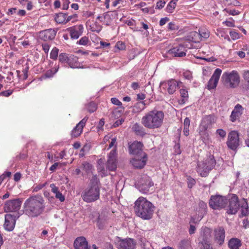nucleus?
<instances>
[{"label":"nucleus","instance_id":"f257e3e1","mask_svg":"<svg viewBox=\"0 0 249 249\" xmlns=\"http://www.w3.org/2000/svg\"><path fill=\"white\" fill-rule=\"evenodd\" d=\"M45 208L44 200L39 195L30 196L23 204V213L29 218H36L43 213Z\"/></svg>","mask_w":249,"mask_h":249},{"label":"nucleus","instance_id":"f03ea898","mask_svg":"<svg viewBox=\"0 0 249 249\" xmlns=\"http://www.w3.org/2000/svg\"><path fill=\"white\" fill-rule=\"evenodd\" d=\"M164 114L162 111L153 109L146 113L142 119V124L149 129L160 128L163 124Z\"/></svg>","mask_w":249,"mask_h":249},{"label":"nucleus","instance_id":"7ed1b4c3","mask_svg":"<svg viewBox=\"0 0 249 249\" xmlns=\"http://www.w3.org/2000/svg\"><path fill=\"white\" fill-rule=\"evenodd\" d=\"M134 209L138 216L149 220L152 217L154 207L152 203L141 196L135 201Z\"/></svg>","mask_w":249,"mask_h":249},{"label":"nucleus","instance_id":"20e7f679","mask_svg":"<svg viewBox=\"0 0 249 249\" xmlns=\"http://www.w3.org/2000/svg\"><path fill=\"white\" fill-rule=\"evenodd\" d=\"M100 194V187L89 186L83 191L81 197L84 201L91 203L99 199Z\"/></svg>","mask_w":249,"mask_h":249},{"label":"nucleus","instance_id":"39448f33","mask_svg":"<svg viewBox=\"0 0 249 249\" xmlns=\"http://www.w3.org/2000/svg\"><path fill=\"white\" fill-rule=\"evenodd\" d=\"M215 160L213 155H209L202 164H198L197 172L202 177L208 176L209 171L215 166Z\"/></svg>","mask_w":249,"mask_h":249},{"label":"nucleus","instance_id":"423d86ee","mask_svg":"<svg viewBox=\"0 0 249 249\" xmlns=\"http://www.w3.org/2000/svg\"><path fill=\"white\" fill-rule=\"evenodd\" d=\"M228 205V199L224 196L216 195L212 196L209 200V205L213 209H221Z\"/></svg>","mask_w":249,"mask_h":249},{"label":"nucleus","instance_id":"0eeeda50","mask_svg":"<svg viewBox=\"0 0 249 249\" xmlns=\"http://www.w3.org/2000/svg\"><path fill=\"white\" fill-rule=\"evenodd\" d=\"M143 144L142 142L135 141L129 145L128 151L130 154L135 157H143L147 156V154L143 151Z\"/></svg>","mask_w":249,"mask_h":249},{"label":"nucleus","instance_id":"6e6552de","mask_svg":"<svg viewBox=\"0 0 249 249\" xmlns=\"http://www.w3.org/2000/svg\"><path fill=\"white\" fill-rule=\"evenodd\" d=\"M115 245L118 249H136V242L132 238L121 239L117 237Z\"/></svg>","mask_w":249,"mask_h":249},{"label":"nucleus","instance_id":"1a4fd4ad","mask_svg":"<svg viewBox=\"0 0 249 249\" xmlns=\"http://www.w3.org/2000/svg\"><path fill=\"white\" fill-rule=\"evenodd\" d=\"M228 204L227 213L231 214L236 213L240 207L238 197L235 194H232L231 197L228 199Z\"/></svg>","mask_w":249,"mask_h":249},{"label":"nucleus","instance_id":"9d476101","mask_svg":"<svg viewBox=\"0 0 249 249\" xmlns=\"http://www.w3.org/2000/svg\"><path fill=\"white\" fill-rule=\"evenodd\" d=\"M228 147L233 150H235L239 145V134L235 131H232L228 134V138L227 141Z\"/></svg>","mask_w":249,"mask_h":249},{"label":"nucleus","instance_id":"9b49d317","mask_svg":"<svg viewBox=\"0 0 249 249\" xmlns=\"http://www.w3.org/2000/svg\"><path fill=\"white\" fill-rule=\"evenodd\" d=\"M21 205V201L19 199L7 200L5 202L3 210L6 213L13 212L19 210Z\"/></svg>","mask_w":249,"mask_h":249},{"label":"nucleus","instance_id":"f8f14e48","mask_svg":"<svg viewBox=\"0 0 249 249\" xmlns=\"http://www.w3.org/2000/svg\"><path fill=\"white\" fill-rule=\"evenodd\" d=\"M212 230L211 229L205 227L202 231L203 241L200 243V249H205L206 245L209 246V249H213L212 246L209 243V239L211 236Z\"/></svg>","mask_w":249,"mask_h":249},{"label":"nucleus","instance_id":"ddd939ff","mask_svg":"<svg viewBox=\"0 0 249 249\" xmlns=\"http://www.w3.org/2000/svg\"><path fill=\"white\" fill-rule=\"evenodd\" d=\"M186 52L185 47L179 45L170 49L167 53L173 57H182L186 55Z\"/></svg>","mask_w":249,"mask_h":249},{"label":"nucleus","instance_id":"4468645a","mask_svg":"<svg viewBox=\"0 0 249 249\" xmlns=\"http://www.w3.org/2000/svg\"><path fill=\"white\" fill-rule=\"evenodd\" d=\"M116 152L115 150H112L108 155L107 163V169L109 171H114L117 168Z\"/></svg>","mask_w":249,"mask_h":249},{"label":"nucleus","instance_id":"2eb2a0df","mask_svg":"<svg viewBox=\"0 0 249 249\" xmlns=\"http://www.w3.org/2000/svg\"><path fill=\"white\" fill-rule=\"evenodd\" d=\"M225 231L223 227H218L214 230V240L219 245L221 246L224 242Z\"/></svg>","mask_w":249,"mask_h":249},{"label":"nucleus","instance_id":"dca6fc26","mask_svg":"<svg viewBox=\"0 0 249 249\" xmlns=\"http://www.w3.org/2000/svg\"><path fill=\"white\" fill-rule=\"evenodd\" d=\"M153 185L151 179L149 177H143L139 185V189L142 193L148 192L149 189Z\"/></svg>","mask_w":249,"mask_h":249},{"label":"nucleus","instance_id":"f3484780","mask_svg":"<svg viewBox=\"0 0 249 249\" xmlns=\"http://www.w3.org/2000/svg\"><path fill=\"white\" fill-rule=\"evenodd\" d=\"M56 31L54 29L45 30L39 32V37L45 41L51 40L54 38Z\"/></svg>","mask_w":249,"mask_h":249},{"label":"nucleus","instance_id":"a211bd4d","mask_svg":"<svg viewBox=\"0 0 249 249\" xmlns=\"http://www.w3.org/2000/svg\"><path fill=\"white\" fill-rule=\"evenodd\" d=\"M83 29V26L81 24L71 27L67 29L70 33L71 38L73 39L78 38L82 35Z\"/></svg>","mask_w":249,"mask_h":249},{"label":"nucleus","instance_id":"6ab92c4d","mask_svg":"<svg viewBox=\"0 0 249 249\" xmlns=\"http://www.w3.org/2000/svg\"><path fill=\"white\" fill-rule=\"evenodd\" d=\"M16 216L11 214H6L5 215V223L4 227L7 231H12L15 225Z\"/></svg>","mask_w":249,"mask_h":249},{"label":"nucleus","instance_id":"aec40b11","mask_svg":"<svg viewBox=\"0 0 249 249\" xmlns=\"http://www.w3.org/2000/svg\"><path fill=\"white\" fill-rule=\"evenodd\" d=\"M88 119V117H85L76 125L71 132V135L72 137L76 138L81 134Z\"/></svg>","mask_w":249,"mask_h":249},{"label":"nucleus","instance_id":"412c9836","mask_svg":"<svg viewBox=\"0 0 249 249\" xmlns=\"http://www.w3.org/2000/svg\"><path fill=\"white\" fill-rule=\"evenodd\" d=\"M147 160V156L143 157H135L131 160L132 165L138 169H142L144 167Z\"/></svg>","mask_w":249,"mask_h":249},{"label":"nucleus","instance_id":"4be33fe9","mask_svg":"<svg viewBox=\"0 0 249 249\" xmlns=\"http://www.w3.org/2000/svg\"><path fill=\"white\" fill-rule=\"evenodd\" d=\"M215 117L213 115L205 116L202 119L201 125L205 130L210 128L212 124L215 122Z\"/></svg>","mask_w":249,"mask_h":249},{"label":"nucleus","instance_id":"5701e85b","mask_svg":"<svg viewBox=\"0 0 249 249\" xmlns=\"http://www.w3.org/2000/svg\"><path fill=\"white\" fill-rule=\"evenodd\" d=\"M75 249H89L88 242L84 237H77L74 242Z\"/></svg>","mask_w":249,"mask_h":249},{"label":"nucleus","instance_id":"b1692460","mask_svg":"<svg viewBox=\"0 0 249 249\" xmlns=\"http://www.w3.org/2000/svg\"><path fill=\"white\" fill-rule=\"evenodd\" d=\"M243 107L240 104L236 105L230 116L231 121L232 122H234L239 118L240 116L243 113Z\"/></svg>","mask_w":249,"mask_h":249},{"label":"nucleus","instance_id":"393cba45","mask_svg":"<svg viewBox=\"0 0 249 249\" xmlns=\"http://www.w3.org/2000/svg\"><path fill=\"white\" fill-rule=\"evenodd\" d=\"M165 84L167 85V90L170 94H173L178 86V83L175 79L169 80Z\"/></svg>","mask_w":249,"mask_h":249},{"label":"nucleus","instance_id":"a878e982","mask_svg":"<svg viewBox=\"0 0 249 249\" xmlns=\"http://www.w3.org/2000/svg\"><path fill=\"white\" fill-rule=\"evenodd\" d=\"M67 64L71 68H78L80 67L77 57L72 54L69 55Z\"/></svg>","mask_w":249,"mask_h":249},{"label":"nucleus","instance_id":"bb28decb","mask_svg":"<svg viewBox=\"0 0 249 249\" xmlns=\"http://www.w3.org/2000/svg\"><path fill=\"white\" fill-rule=\"evenodd\" d=\"M239 79H222V83L227 87L234 88L239 83Z\"/></svg>","mask_w":249,"mask_h":249},{"label":"nucleus","instance_id":"cd10ccee","mask_svg":"<svg viewBox=\"0 0 249 249\" xmlns=\"http://www.w3.org/2000/svg\"><path fill=\"white\" fill-rule=\"evenodd\" d=\"M132 129L137 135L143 136L146 134L144 128L138 123L134 124Z\"/></svg>","mask_w":249,"mask_h":249},{"label":"nucleus","instance_id":"c85d7f7f","mask_svg":"<svg viewBox=\"0 0 249 249\" xmlns=\"http://www.w3.org/2000/svg\"><path fill=\"white\" fill-rule=\"evenodd\" d=\"M241 245V242L238 238H231L228 242V247L230 249H239Z\"/></svg>","mask_w":249,"mask_h":249},{"label":"nucleus","instance_id":"c756f323","mask_svg":"<svg viewBox=\"0 0 249 249\" xmlns=\"http://www.w3.org/2000/svg\"><path fill=\"white\" fill-rule=\"evenodd\" d=\"M241 214L246 216L249 214V209L247 199L243 198L241 202Z\"/></svg>","mask_w":249,"mask_h":249},{"label":"nucleus","instance_id":"7c9ffc66","mask_svg":"<svg viewBox=\"0 0 249 249\" xmlns=\"http://www.w3.org/2000/svg\"><path fill=\"white\" fill-rule=\"evenodd\" d=\"M67 15L63 13H59L55 17V21L59 24H66L67 21Z\"/></svg>","mask_w":249,"mask_h":249},{"label":"nucleus","instance_id":"2f4dec72","mask_svg":"<svg viewBox=\"0 0 249 249\" xmlns=\"http://www.w3.org/2000/svg\"><path fill=\"white\" fill-rule=\"evenodd\" d=\"M178 247L179 249H191V242L188 239H184L179 243Z\"/></svg>","mask_w":249,"mask_h":249},{"label":"nucleus","instance_id":"473e14b6","mask_svg":"<svg viewBox=\"0 0 249 249\" xmlns=\"http://www.w3.org/2000/svg\"><path fill=\"white\" fill-rule=\"evenodd\" d=\"M222 78H239V75L236 71L231 72H225L223 74Z\"/></svg>","mask_w":249,"mask_h":249},{"label":"nucleus","instance_id":"72a5a7b5","mask_svg":"<svg viewBox=\"0 0 249 249\" xmlns=\"http://www.w3.org/2000/svg\"><path fill=\"white\" fill-rule=\"evenodd\" d=\"M219 79H210L208 84L207 88L208 89H214L218 83Z\"/></svg>","mask_w":249,"mask_h":249},{"label":"nucleus","instance_id":"f704fd0d","mask_svg":"<svg viewBox=\"0 0 249 249\" xmlns=\"http://www.w3.org/2000/svg\"><path fill=\"white\" fill-rule=\"evenodd\" d=\"M145 107V104L143 102L137 103L133 107L134 112H140Z\"/></svg>","mask_w":249,"mask_h":249},{"label":"nucleus","instance_id":"c9c22d12","mask_svg":"<svg viewBox=\"0 0 249 249\" xmlns=\"http://www.w3.org/2000/svg\"><path fill=\"white\" fill-rule=\"evenodd\" d=\"M92 166L87 161H84L81 165V168L84 170L87 173L90 172Z\"/></svg>","mask_w":249,"mask_h":249},{"label":"nucleus","instance_id":"e433bc0d","mask_svg":"<svg viewBox=\"0 0 249 249\" xmlns=\"http://www.w3.org/2000/svg\"><path fill=\"white\" fill-rule=\"evenodd\" d=\"M87 109L90 113L94 112L97 109V106L95 103L91 102L86 106Z\"/></svg>","mask_w":249,"mask_h":249},{"label":"nucleus","instance_id":"4c0bfd02","mask_svg":"<svg viewBox=\"0 0 249 249\" xmlns=\"http://www.w3.org/2000/svg\"><path fill=\"white\" fill-rule=\"evenodd\" d=\"M69 55L66 53H61L59 55V61L62 63H67Z\"/></svg>","mask_w":249,"mask_h":249},{"label":"nucleus","instance_id":"58836bf2","mask_svg":"<svg viewBox=\"0 0 249 249\" xmlns=\"http://www.w3.org/2000/svg\"><path fill=\"white\" fill-rule=\"evenodd\" d=\"M90 41L89 40L88 37L85 36L82 37L77 42V44H79L81 45L86 46L87 45Z\"/></svg>","mask_w":249,"mask_h":249},{"label":"nucleus","instance_id":"ea45409f","mask_svg":"<svg viewBox=\"0 0 249 249\" xmlns=\"http://www.w3.org/2000/svg\"><path fill=\"white\" fill-rule=\"evenodd\" d=\"M59 50L56 48H53L50 53V58L53 60H56L58 57Z\"/></svg>","mask_w":249,"mask_h":249},{"label":"nucleus","instance_id":"a19ab883","mask_svg":"<svg viewBox=\"0 0 249 249\" xmlns=\"http://www.w3.org/2000/svg\"><path fill=\"white\" fill-rule=\"evenodd\" d=\"M176 5L177 4H175L174 2H173V1L171 0L166 7L167 12L170 13H172L175 9Z\"/></svg>","mask_w":249,"mask_h":249},{"label":"nucleus","instance_id":"79ce46f5","mask_svg":"<svg viewBox=\"0 0 249 249\" xmlns=\"http://www.w3.org/2000/svg\"><path fill=\"white\" fill-rule=\"evenodd\" d=\"M99 180L96 176L92 177L90 181L89 186H96L99 187Z\"/></svg>","mask_w":249,"mask_h":249},{"label":"nucleus","instance_id":"37998d69","mask_svg":"<svg viewBox=\"0 0 249 249\" xmlns=\"http://www.w3.org/2000/svg\"><path fill=\"white\" fill-rule=\"evenodd\" d=\"M199 35L204 38H207L209 37V32L206 29H200L199 30Z\"/></svg>","mask_w":249,"mask_h":249},{"label":"nucleus","instance_id":"c03bdc74","mask_svg":"<svg viewBox=\"0 0 249 249\" xmlns=\"http://www.w3.org/2000/svg\"><path fill=\"white\" fill-rule=\"evenodd\" d=\"M180 95L183 98L182 101L185 102V99H187L188 97V93L187 90L185 89H181L180 90Z\"/></svg>","mask_w":249,"mask_h":249},{"label":"nucleus","instance_id":"a18cd8bd","mask_svg":"<svg viewBox=\"0 0 249 249\" xmlns=\"http://www.w3.org/2000/svg\"><path fill=\"white\" fill-rule=\"evenodd\" d=\"M115 47L119 50H124L125 49V44L121 41H118L116 43Z\"/></svg>","mask_w":249,"mask_h":249},{"label":"nucleus","instance_id":"49530a36","mask_svg":"<svg viewBox=\"0 0 249 249\" xmlns=\"http://www.w3.org/2000/svg\"><path fill=\"white\" fill-rule=\"evenodd\" d=\"M224 11H225L229 14H230L231 15H233V16L237 15L240 14V12H239L238 11H236L235 10H229L227 8L224 9Z\"/></svg>","mask_w":249,"mask_h":249},{"label":"nucleus","instance_id":"de8ad7c7","mask_svg":"<svg viewBox=\"0 0 249 249\" xmlns=\"http://www.w3.org/2000/svg\"><path fill=\"white\" fill-rule=\"evenodd\" d=\"M221 72H222V71L221 69H220L219 68L216 69L214 71L211 78H219V77L221 74Z\"/></svg>","mask_w":249,"mask_h":249},{"label":"nucleus","instance_id":"09e8293b","mask_svg":"<svg viewBox=\"0 0 249 249\" xmlns=\"http://www.w3.org/2000/svg\"><path fill=\"white\" fill-rule=\"evenodd\" d=\"M181 72V75L183 78H191L192 77V73L189 71L183 70Z\"/></svg>","mask_w":249,"mask_h":249},{"label":"nucleus","instance_id":"8fccbe9b","mask_svg":"<svg viewBox=\"0 0 249 249\" xmlns=\"http://www.w3.org/2000/svg\"><path fill=\"white\" fill-rule=\"evenodd\" d=\"M230 35L233 40H235L239 38V34L235 31H231L230 32Z\"/></svg>","mask_w":249,"mask_h":249},{"label":"nucleus","instance_id":"3c124183","mask_svg":"<svg viewBox=\"0 0 249 249\" xmlns=\"http://www.w3.org/2000/svg\"><path fill=\"white\" fill-rule=\"evenodd\" d=\"M55 196L58 199L60 202H63L65 200V196L59 191L55 194Z\"/></svg>","mask_w":249,"mask_h":249},{"label":"nucleus","instance_id":"603ef678","mask_svg":"<svg viewBox=\"0 0 249 249\" xmlns=\"http://www.w3.org/2000/svg\"><path fill=\"white\" fill-rule=\"evenodd\" d=\"M216 134L219 135L222 138H224L226 135V132L222 129H218L216 132Z\"/></svg>","mask_w":249,"mask_h":249},{"label":"nucleus","instance_id":"864d4df0","mask_svg":"<svg viewBox=\"0 0 249 249\" xmlns=\"http://www.w3.org/2000/svg\"><path fill=\"white\" fill-rule=\"evenodd\" d=\"M165 3V1L159 0L156 3V8L159 9H161L164 6Z\"/></svg>","mask_w":249,"mask_h":249},{"label":"nucleus","instance_id":"5fc2aeb1","mask_svg":"<svg viewBox=\"0 0 249 249\" xmlns=\"http://www.w3.org/2000/svg\"><path fill=\"white\" fill-rule=\"evenodd\" d=\"M168 29L171 31L177 30L178 28L174 22H171L168 24Z\"/></svg>","mask_w":249,"mask_h":249},{"label":"nucleus","instance_id":"6e6d98bb","mask_svg":"<svg viewBox=\"0 0 249 249\" xmlns=\"http://www.w3.org/2000/svg\"><path fill=\"white\" fill-rule=\"evenodd\" d=\"M97 169L99 172H102L103 174H106L107 169H105L103 164H99Z\"/></svg>","mask_w":249,"mask_h":249},{"label":"nucleus","instance_id":"4d7b16f0","mask_svg":"<svg viewBox=\"0 0 249 249\" xmlns=\"http://www.w3.org/2000/svg\"><path fill=\"white\" fill-rule=\"evenodd\" d=\"M50 188H51V191L54 194L58 192L59 189L57 187H56L54 184H50Z\"/></svg>","mask_w":249,"mask_h":249},{"label":"nucleus","instance_id":"13d9d810","mask_svg":"<svg viewBox=\"0 0 249 249\" xmlns=\"http://www.w3.org/2000/svg\"><path fill=\"white\" fill-rule=\"evenodd\" d=\"M70 3L69 0H63L62 9L63 10H67Z\"/></svg>","mask_w":249,"mask_h":249},{"label":"nucleus","instance_id":"bf43d9fd","mask_svg":"<svg viewBox=\"0 0 249 249\" xmlns=\"http://www.w3.org/2000/svg\"><path fill=\"white\" fill-rule=\"evenodd\" d=\"M42 47L44 52L46 53H48L50 49V46L49 44L47 43H43L42 44Z\"/></svg>","mask_w":249,"mask_h":249},{"label":"nucleus","instance_id":"052dcab7","mask_svg":"<svg viewBox=\"0 0 249 249\" xmlns=\"http://www.w3.org/2000/svg\"><path fill=\"white\" fill-rule=\"evenodd\" d=\"M111 101L112 104L117 105L120 106L122 105V103L116 98H112L111 99Z\"/></svg>","mask_w":249,"mask_h":249},{"label":"nucleus","instance_id":"680f3d73","mask_svg":"<svg viewBox=\"0 0 249 249\" xmlns=\"http://www.w3.org/2000/svg\"><path fill=\"white\" fill-rule=\"evenodd\" d=\"M169 20V18L167 17H165V18H161L160 21V23H159L160 25V26L164 25Z\"/></svg>","mask_w":249,"mask_h":249},{"label":"nucleus","instance_id":"e2e57ef3","mask_svg":"<svg viewBox=\"0 0 249 249\" xmlns=\"http://www.w3.org/2000/svg\"><path fill=\"white\" fill-rule=\"evenodd\" d=\"M17 9L15 8H10L8 9V11L6 12V14L9 15H13L16 13Z\"/></svg>","mask_w":249,"mask_h":249},{"label":"nucleus","instance_id":"0e129e2a","mask_svg":"<svg viewBox=\"0 0 249 249\" xmlns=\"http://www.w3.org/2000/svg\"><path fill=\"white\" fill-rule=\"evenodd\" d=\"M124 122V120L123 119H121L117 120L113 124V126L116 127L119 126L121 125L123 122Z\"/></svg>","mask_w":249,"mask_h":249},{"label":"nucleus","instance_id":"69168bd1","mask_svg":"<svg viewBox=\"0 0 249 249\" xmlns=\"http://www.w3.org/2000/svg\"><path fill=\"white\" fill-rule=\"evenodd\" d=\"M12 94V91L10 90H6L0 92V95H2L3 96L8 97L10 96Z\"/></svg>","mask_w":249,"mask_h":249},{"label":"nucleus","instance_id":"338daca9","mask_svg":"<svg viewBox=\"0 0 249 249\" xmlns=\"http://www.w3.org/2000/svg\"><path fill=\"white\" fill-rule=\"evenodd\" d=\"M196 230V228L195 226L191 224L190 225V228L189 229V234H192L194 233Z\"/></svg>","mask_w":249,"mask_h":249},{"label":"nucleus","instance_id":"774afa93","mask_svg":"<svg viewBox=\"0 0 249 249\" xmlns=\"http://www.w3.org/2000/svg\"><path fill=\"white\" fill-rule=\"evenodd\" d=\"M199 206L200 208H201L203 210H205L207 208V204L206 203L203 202V201H201L199 203Z\"/></svg>","mask_w":249,"mask_h":249}]
</instances>
